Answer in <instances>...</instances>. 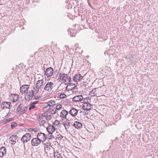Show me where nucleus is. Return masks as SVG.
<instances>
[{"instance_id": "c85d7f7f", "label": "nucleus", "mask_w": 158, "mask_h": 158, "mask_svg": "<svg viewBox=\"0 0 158 158\" xmlns=\"http://www.w3.org/2000/svg\"><path fill=\"white\" fill-rule=\"evenodd\" d=\"M62 108L63 109L64 107H62L61 105L58 104L56 106L55 108L58 112L60 110H61Z\"/></svg>"}, {"instance_id": "4c0bfd02", "label": "nucleus", "mask_w": 158, "mask_h": 158, "mask_svg": "<svg viewBox=\"0 0 158 158\" xmlns=\"http://www.w3.org/2000/svg\"><path fill=\"white\" fill-rule=\"evenodd\" d=\"M13 119L12 118H10L8 119H7L6 120V123H8L9 122L12 121L13 120Z\"/></svg>"}, {"instance_id": "bb28decb", "label": "nucleus", "mask_w": 158, "mask_h": 158, "mask_svg": "<svg viewBox=\"0 0 158 158\" xmlns=\"http://www.w3.org/2000/svg\"><path fill=\"white\" fill-rule=\"evenodd\" d=\"M54 156L55 158H61L62 157L61 155L59 153L58 151L54 152Z\"/></svg>"}, {"instance_id": "6ab92c4d", "label": "nucleus", "mask_w": 158, "mask_h": 158, "mask_svg": "<svg viewBox=\"0 0 158 158\" xmlns=\"http://www.w3.org/2000/svg\"><path fill=\"white\" fill-rule=\"evenodd\" d=\"M42 143L44 146L45 151L47 153V151H48L50 150L51 148H52V146L50 143L48 142L46 143H44V142Z\"/></svg>"}, {"instance_id": "f03ea898", "label": "nucleus", "mask_w": 158, "mask_h": 158, "mask_svg": "<svg viewBox=\"0 0 158 158\" xmlns=\"http://www.w3.org/2000/svg\"><path fill=\"white\" fill-rule=\"evenodd\" d=\"M85 102L83 103L82 106V109L85 110H89L92 106V105L90 104L91 98L87 97L85 100Z\"/></svg>"}, {"instance_id": "c03bdc74", "label": "nucleus", "mask_w": 158, "mask_h": 158, "mask_svg": "<svg viewBox=\"0 0 158 158\" xmlns=\"http://www.w3.org/2000/svg\"><path fill=\"white\" fill-rule=\"evenodd\" d=\"M40 98L39 97H38V98H35V99H38Z\"/></svg>"}, {"instance_id": "f8f14e48", "label": "nucleus", "mask_w": 158, "mask_h": 158, "mask_svg": "<svg viewBox=\"0 0 158 158\" xmlns=\"http://www.w3.org/2000/svg\"><path fill=\"white\" fill-rule=\"evenodd\" d=\"M41 141L37 138L33 139L31 141V143L33 146H38L41 143Z\"/></svg>"}, {"instance_id": "f704fd0d", "label": "nucleus", "mask_w": 158, "mask_h": 158, "mask_svg": "<svg viewBox=\"0 0 158 158\" xmlns=\"http://www.w3.org/2000/svg\"><path fill=\"white\" fill-rule=\"evenodd\" d=\"M17 126V124L16 123L14 122H13L11 124V126L12 128H14L15 127H16Z\"/></svg>"}, {"instance_id": "f3484780", "label": "nucleus", "mask_w": 158, "mask_h": 158, "mask_svg": "<svg viewBox=\"0 0 158 158\" xmlns=\"http://www.w3.org/2000/svg\"><path fill=\"white\" fill-rule=\"evenodd\" d=\"M83 99V97L82 95H77L74 97L72 99L73 102H79Z\"/></svg>"}, {"instance_id": "39448f33", "label": "nucleus", "mask_w": 158, "mask_h": 158, "mask_svg": "<svg viewBox=\"0 0 158 158\" xmlns=\"http://www.w3.org/2000/svg\"><path fill=\"white\" fill-rule=\"evenodd\" d=\"M54 84L52 82H50L46 84L44 88V90L48 92H50L53 88Z\"/></svg>"}, {"instance_id": "6e6552de", "label": "nucleus", "mask_w": 158, "mask_h": 158, "mask_svg": "<svg viewBox=\"0 0 158 158\" xmlns=\"http://www.w3.org/2000/svg\"><path fill=\"white\" fill-rule=\"evenodd\" d=\"M31 139V135L29 133H26L21 138V140L23 143H27Z\"/></svg>"}, {"instance_id": "a19ab883", "label": "nucleus", "mask_w": 158, "mask_h": 158, "mask_svg": "<svg viewBox=\"0 0 158 158\" xmlns=\"http://www.w3.org/2000/svg\"><path fill=\"white\" fill-rule=\"evenodd\" d=\"M75 47L76 48H78V44H76L75 45Z\"/></svg>"}, {"instance_id": "b1692460", "label": "nucleus", "mask_w": 158, "mask_h": 158, "mask_svg": "<svg viewBox=\"0 0 158 158\" xmlns=\"http://www.w3.org/2000/svg\"><path fill=\"white\" fill-rule=\"evenodd\" d=\"M63 126L65 127V130L68 131L69 129V128L70 127V123L68 121L64 122V123L63 124Z\"/></svg>"}, {"instance_id": "2eb2a0df", "label": "nucleus", "mask_w": 158, "mask_h": 158, "mask_svg": "<svg viewBox=\"0 0 158 158\" xmlns=\"http://www.w3.org/2000/svg\"><path fill=\"white\" fill-rule=\"evenodd\" d=\"M29 89V85H23L20 88V92L23 94L27 92Z\"/></svg>"}, {"instance_id": "49530a36", "label": "nucleus", "mask_w": 158, "mask_h": 158, "mask_svg": "<svg viewBox=\"0 0 158 158\" xmlns=\"http://www.w3.org/2000/svg\"><path fill=\"white\" fill-rule=\"evenodd\" d=\"M87 1H88V3H89V0H87Z\"/></svg>"}, {"instance_id": "72a5a7b5", "label": "nucleus", "mask_w": 158, "mask_h": 158, "mask_svg": "<svg viewBox=\"0 0 158 158\" xmlns=\"http://www.w3.org/2000/svg\"><path fill=\"white\" fill-rule=\"evenodd\" d=\"M45 108L47 110H49L51 109V106L50 105L48 104L45 106Z\"/></svg>"}, {"instance_id": "5701e85b", "label": "nucleus", "mask_w": 158, "mask_h": 158, "mask_svg": "<svg viewBox=\"0 0 158 158\" xmlns=\"http://www.w3.org/2000/svg\"><path fill=\"white\" fill-rule=\"evenodd\" d=\"M73 125L77 129L80 128L82 127V123L77 121L75 122L73 124Z\"/></svg>"}, {"instance_id": "58836bf2", "label": "nucleus", "mask_w": 158, "mask_h": 158, "mask_svg": "<svg viewBox=\"0 0 158 158\" xmlns=\"http://www.w3.org/2000/svg\"><path fill=\"white\" fill-rule=\"evenodd\" d=\"M51 115H48L46 117V119L47 120H49L51 119Z\"/></svg>"}, {"instance_id": "ddd939ff", "label": "nucleus", "mask_w": 158, "mask_h": 158, "mask_svg": "<svg viewBox=\"0 0 158 158\" xmlns=\"http://www.w3.org/2000/svg\"><path fill=\"white\" fill-rule=\"evenodd\" d=\"M46 128L48 132L51 135L56 130L55 127H54L51 124H48Z\"/></svg>"}, {"instance_id": "423d86ee", "label": "nucleus", "mask_w": 158, "mask_h": 158, "mask_svg": "<svg viewBox=\"0 0 158 158\" xmlns=\"http://www.w3.org/2000/svg\"><path fill=\"white\" fill-rule=\"evenodd\" d=\"M37 137L42 143L44 142L47 138V135L44 133L42 132L38 133L37 134Z\"/></svg>"}, {"instance_id": "dca6fc26", "label": "nucleus", "mask_w": 158, "mask_h": 158, "mask_svg": "<svg viewBox=\"0 0 158 158\" xmlns=\"http://www.w3.org/2000/svg\"><path fill=\"white\" fill-rule=\"evenodd\" d=\"M83 77L80 74H77L74 76L73 78V80L74 82H77L80 81Z\"/></svg>"}, {"instance_id": "9b49d317", "label": "nucleus", "mask_w": 158, "mask_h": 158, "mask_svg": "<svg viewBox=\"0 0 158 158\" xmlns=\"http://www.w3.org/2000/svg\"><path fill=\"white\" fill-rule=\"evenodd\" d=\"M27 94L25 97L26 99L28 101L31 100L34 96V91L32 90H30L27 92Z\"/></svg>"}, {"instance_id": "2f4dec72", "label": "nucleus", "mask_w": 158, "mask_h": 158, "mask_svg": "<svg viewBox=\"0 0 158 158\" xmlns=\"http://www.w3.org/2000/svg\"><path fill=\"white\" fill-rule=\"evenodd\" d=\"M51 113L52 114H55L56 113L58 114V112L56 110L55 108H53V109L51 111Z\"/></svg>"}, {"instance_id": "412c9836", "label": "nucleus", "mask_w": 158, "mask_h": 158, "mask_svg": "<svg viewBox=\"0 0 158 158\" xmlns=\"http://www.w3.org/2000/svg\"><path fill=\"white\" fill-rule=\"evenodd\" d=\"M60 121L58 120H56L52 125L55 127L56 130H58L60 127Z\"/></svg>"}, {"instance_id": "4468645a", "label": "nucleus", "mask_w": 158, "mask_h": 158, "mask_svg": "<svg viewBox=\"0 0 158 158\" xmlns=\"http://www.w3.org/2000/svg\"><path fill=\"white\" fill-rule=\"evenodd\" d=\"M17 139L18 137L17 135H12L9 138V142L12 144H15L16 143Z\"/></svg>"}, {"instance_id": "a18cd8bd", "label": "nucleus", "mask_w": 158, "mask_h": 158, "mask_svg": "<svg viewBox=\"0 0 158 158\" xmlns=\"http://www.w3.org/2000/svg\"><path fill=\"white\" fill-rule=\"evenodd\" d=\"M73 88V86H71L69 88Z\"/></svg>"}, {"instance_id": "37998d69", "label": "nucleus", "mask_w": 158, "mask_h": 158, "mask_svg": "<svg viewBox=\"0 0 158 158\" xmlns=\"http://www.w3.org/2000/svg\"><path fill=\"white\" fill-rule=\"evenodd\" d=\"M41 79H42V78H40V77L38 78L39 80H41Z\"/></svg>"}, {"instance_id": "f257e3e1", "label": "nucleus", "mask_w": 158, "mask_h": 158, "mask_svg": "<svg viewBox=\"0 0 158 158\" xmlns=\"http://www.w3.org/2000/svg\"><path fill=\"white\" fill-rule=\"evenodd\" d=\"M71 80V79L70 76H68L67 74L64 73H60L57 79V80L59 82L64 81L65 85H67L70 82Z\"/></svg>"}, {"instance_id": "20e7f679", "label": "nucleus", "mask_w": 158, "mask_h": 158, "mask_svg": "<svg viewBox=\"0 0 158 158\" xmlns=\"http://www.w3.org/2000/svg\"><path fill=\"white\" fill-rule=\"evenodd\" d=\"M42 79L41 80H38L36 81L35 84V87L37 90H39V89L43 88L44 85V80L43 77L42 76Z\"/></svg>"}, {"instance_id": "aec40b11", "label": "nucleus", "mask_w": 158, "mask_h": 158, "mask_svg": "<svg viewBox=\"0 0 158 158\" xmlns=\"http://www.w3.org/2000/svg\"><path fill=\"white\" fill-rule=\"evenodd\" d=\"M78 112V110L73 107L71 109L69 112L71 116L74 117L77 115Z\"/></svg>"}, {"instance_id": "473e14b6", "label": "nucleus", "mask_w": 158, "mask_h": 158, "mask_svg": "<svg viewBox=\"0 0 158 158\" xmlns=\"http://www.w3.org/2000/svg\"><path fill=\"white\" fill-rule=\"evenodd\" d=\"M48 104L50 105L51 107H52L56 104L55 102L53 101H51L50 102H48Z\"/></svg>"}, {"instance_id": "cd10ccee", "label": "nucleus", "mask_w": 158, "mask_h": 158, "mask_svg": "<svg viewBox=\"0 0 158 158\" xmlns=\"http://www.w3.org/2000/svg\"><path fill=\"white\" fill-rule=\"evenodd\" d=\"M71 86H73V88H69V89L73 90L74 89L76 85L75 84H73L72 83H70V84L69 85H67L66 88V89H67L68 87H70Z\"/></svg>"}, {"instance_id": "c9c22d12", "label": "nucleus", "mask_w": 158, "mask_h": 158, "mask_svg": "<svg viewBox=\"0 0 158 158\" xmlns=\"http://www.w3.org/2000/svg\"><path fill=\"white\" fill-rule=\"evenodd\" d=\"M66 96V95L65 94H62L60 95V97L61 98H65Z\"/></svg>"}, {"instance_id": "393cba45", "label": "nucleus", "mask_w": 158, "mask_h": 158, "mask_svg": "<svg viewBox=\"0 0 158 158\" xmlns=\"http://www.w3.org/2000/svg\"><path fill=\"white\" fill-rule=\"evenodd\" d=\"M69 32L71 36L74 37L77 33V31L75 30L70 29L69 30Z\"/></svg>"}, {"instance_id": "9d476101", "label": "nucleus", "mask_w": 158, "mask_h": 158, "mask_svg": "<svg viewBox=\"0 0 158 158\" xmlns=\"http://www.w3.org/2000/svg\"><path fill=\"white\" fill-rule=\"evenodd\" d=\"M53 69L52 67L47 68L45 72V75L48 78L52 76L53 74Z\"/></svg>"}, {"instance_id": "1a4fd4ad", "label": "nucleus", "mask_w": 158, "mask_h": 158, "mask_svg": "<svg viewBox=\"0 0 158 158\" xmlns=\"http://www.w3.org/2000/svg\"><path fill=\"white\" fill-rule=\"evenodd\" d=\"M11 106V104L10 102H3L1 105V108L2 109H10Z\"/></svg>"}, {"instance_id": "0eeeda50", "label": "nucleus", "mask_w": 158, "mask_h": 158, "mask_svg": "<svg viewBox=\"0 0 158 158\" xmlns=\"http://www.w3.org/2000/svg\"><path fill=\"white\" fill-rule=\"evenodd\" d=\"M68 114V111L63 109L59 114H58V115L61 119L63 120L64 119L67 118V116Z\"/></svg>"}, {"instance_id": "a211bd4d", "label": "nucleus", "mask_w": 158, "mask_h": 158, "mask_svg": "<svg viewBox=\"0 0 158 158\" xmlns=\"http://www.w3.org/2000/svg\"><path fill=\"white\" fill-rule=\"evenodd\" d=\"M19 98V96L16 94H11L10 96V101L13 102L17 101Z\"/></svg>"}, {"instance_id": "ea45409f", "label": "nucleus", "mask_w": 158, "mask_h": 158, "mask_svg": "<svg viewBox=\"0 0 158 158\" xmlns=\"http://www.w3.org/2000/svg\"><path fill=\"white\" fill-rule=\"evenodd\" d=\"M38 101H35V102H33L32 103V105H34L36 104H37V103H38Z\"/></svg>"}, {"instance_id": "7c9ffc66", "label": "nucleus", "mask_w": 158, "mask_h": 158, "mask_svg": "<svg viewBox=\"0 0 158 158\" xmlns=\"http://www.w3.org/2000/svg\"><path fill=\"white\" fill-rule=\"evenodd\" d=\"M56 139L60 141L62 139V136L60 134H59L56 136Z\"/></svg>"}, {"instance_id": "a878e982", "label": "nucleus", "mask_w": 158, "mask_h": 158, "mask_svg": "<svg viewBox=\"0 0 158 158\" xmlns=\"http://www.w3.org/2000/svg\"><path fill=\"white\" fill-rule=\"evenodd\" d=\"M96 88L93 89L91 91L89 92V95H90L92 97H94L97 94L96 93Z\"/></svg>"}, {"instance_id": "7ed1b4c3", "label": "nucleus", "mask_w": 158, "mask_h": 158, "mask_svg": "<svg viewBox=\"0 0 158 158\" xmlns=\"http://www.w3.org/2000/svg\"><path fill=\"white\" fill-rule=\"evenodd\" d=\"M28 110L27 107L23 103L20 104L19 105L16 110L17 113L21 114L25 113Z\"/></svg>"}, {"instance_id": "4be33fe9", "label": "nucleus", "mask_w": 158, "mask_h": 158, "mask_svg": "<svg viewBox=\"0 0 158 158\" xmlns=\"http://www.w3.org/2000/svg\"><path fill=\"white\" fill-rule=\"evenodd\" d=\"M6 153V149L5 147H2L0 148V157H3Z\"/></svg>"}, {"instance_id": "79ce46f5", "label": "nucleus", "mask_w": 158, "mask_h": 158, "mask_svg": "<svg viewBox=\"0 0 158 158\" xmlns=\"http://www.w3.org/2000/svg\"><path fill=\"white\" fill-rule=\"evenodd\" d=\"M9 114H7V115H6V118H7V117H8V116H9Z\"/></svg>"}, {"instance_id": "c756f323", "label": "nucleus", "mask_w": 158, "mask_h": 158, "mask_svg": "<svg viewBox=\"0 0 158 158\" xmlns=\"http://www.w3.org/2000/svg\"><path fill=\"white\" fill-rule=\"evenodd\" d=\"M39 123L40 125L43 126L45 127H46L45 125V124L46 123V122L45 120H40V121H39Z\"/></svg>"}, {"instance_id": "e433bc0d", "label": "nucleus", "mask_w": 158, "mask_h": 158, "mask_svg": "<svg viewBox=\"0 0 158 158\" xmlns=\"http://www.w3.org/2000/svg\"><path fill=\"white\" fill-rule=\"evenodd\" d=\"M35 105H32L30 106V107H29V110H31L35 108Z\"/></svg>"}]
</instances>
